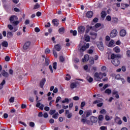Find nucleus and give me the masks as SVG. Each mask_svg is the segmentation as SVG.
Returning a JSON list of instances; mask_svg holds the SVG:
<instances>
[{"label":"nucleus","instance_id":"nucleus-1","mask_svg":"<svg viewBox=\"0 0 130 130\" xmlns=\"http://www.w3.org/2000/svg\"><path fill=\"white\" fill-rule=\"evenodd\" d=\"M121 57V55L120 54H112L111 56V58L112 59V63L115 67H118L120 64V61H119L118 58H120Z\"/></svg>","mask_w":130,"mask_h":130},{"label":"nucleus","instance_id":"nucleus-2","mask_svg":"<svg viewBox=\"0 0 130 130\" xmlns=\"http://www.w3.org/2000/svg\"><path fill=\"white\" fill-rule=\"evenodd\" d=\"M117 34H118L117 30H116V29H114L112 30H111L110 34V36L111 38H115V37L117 36Z\"/></svg>","mask_w":130,"mask_h":130},{"label":"nucleus","instance_id":"nucleus-3","mask_svg":"<svg viewBox=\"0 0 130 130\" xmlns=\"http://www.w3.org/2000/svg\"><path fill=\"white\" fill-rule=\"evenodd\" d=\"M90 47V44L87 43L85 46L83 45L81 48H79V51L80 52H84L87 48H89Z\"/></svg>","mask_w":130,"mask_h":130},{"label":"nucleus","instance_id":"nucleus-4","mask_svg":"<svg viewBox=\"0 0 130 130\" xmlns=\"http://www.w3.org/2000/svg\"><path fill=\"white\" fill-rule=\"evenodd\" d=\"M80 87V83L78 82H72L70 84L71 89H75V88H78Z\"/></svg>","mask_w":130,"mask_h":130},{"label":"nucleus","instance_id":"nucleus-5","mask_svg":"<svg viewBox=\"0 0 130 130\" xmlns=\"http://www.w3.org/2000/svg\"><path fill=\"white\" fill-rule=\"evenodd\" d=\"M30 45H31V42L28 41L25 42V43L23 45V49L24 50H27V49H29V47H30Z\"/></svg>","mask_w":130,"mask_h":130},{"label":"nucleus","instance_id":"nucleus-6","mask_svg":"<svg viewBox=\"0 0 130 130\" xmlns=\"http://www.w3.org/2000/svg\"><path fill=\"white\" fill-rule=\"evenodd\" d=\"M78 32L80 34H83L85 32V27L83 26H80L78 28Z\"/></svg>","mask_w":130,"mask_h":130},{"label":"nucleus","instance_id":"nucleus-7","mask_svg":"<svg viewBox=\"0 0 130 130\" xmlns=\"http://www.w3.org/2000/svg\"><path fill=\"white\" fill-rule=\"evenodd\" d=\"M100 73L99 74H98V73L96 72L94 74V79L96 81H99L101 80V78H100Z\"/></svg>","mask_w":130,"mask_h":130},{"label":"nucleus","instance_id":"nucleus-8","mask_svg":"<svg viewBox=\"0 0 130 130\" xmlns=\"http://www.w3.org/2000/svg\"><path fill=\"white\" fill-rule=\"evenodd\" d=\"M100 73L99 74H98V73L96 72L94 74V79L96 81H99L101 80V78H100Z\"/></svg>","mask_w":130,"mask_h":130},{"label":"nucleus","instance_id":"nucleus-9","mask_svg":"<svg viewBox=\"0 0 130 130\" xmlns=\"http://www.w3.org/2000/svg\"><path fill=\"white\" fill-rule=\"evenodd\" d=\"M119 34L121 37H124L126 35V30L124 29H122L120 30Z\"/></svg>","mask_w":130,"mask_h":130},{"label":"nucleus","instance_id":"nucleus-10","mask_svg":"<svg viewBox=\"0 0 130 130\" xmlns=\"http://www.w3.org/2000/svg\"><path fill=\"white\" fill-rule=\"evenodd\" d=\"M90 119V121H91L92 123H96V122L98 121V118H97V117H95L93 116H91Z\"/></svg>","mask_w":130,"mask_h":130},{"label":"nucleus","instance_id":"nucleus-11","mask_svg":"<svg viewBox=\"0 0 130 130\" xmlns=\"http://www.w3.org/2000/svg\"><path fill=\"white\" fill-rule=\"evenodd\" d=\"M98 47L101 51H103V50H104V46L103 45V43L102 42H100L99 43L98 45Z\"/></svg>","mask_w":130,"mask_h":130},{"label":"nucleus","instance_id":"nucleus-12","mask_svg":"<svg viewBox=\"0 0 130 130\" xmlns=\"http://www.w3.org/2000/svg\"><path fill=\"white\" fill-rule=\"evenodd\" d=\"M18 17L16 15H12L11 16L9 20L11 23H13L15 20H18Z\"/></svg>","mask_w":130,"mask_h":130},{"label":"nucleus","instance_id":"nucleus-13","mask_svg":"<svg viewBox=\"0 0 130 130\" xmlns=\"http://www.w3.org/2000/svg\"><path fill=\"white\" fill-rule=\"evenodd\" d=\"M46 82V79H45V78H43L40 83V88H41L42 89L43 88V87L44 86V85L45 84Z\"/></svg>","mask_w":130,"mask_h":130},{"label":"nucleus","instance_id":"nucleus-14","mask_svg":"<svg viewBox=\"0 0 130 130\" xmlns=\"http://www.w3.org/2000/svg\"><path fill=\"white\" fill-rule=\"evenodd\" d=\"M54 49L56 51H60L61 50V45H60V44H57L54 46Z\"/></svg>","mask_w":130,"mask_h":130},{"label":"nucleus","instance_id":"nucleus-15","mask_svg":"<svg viewBox=\"0 0 130 130\" xmlns=\"http://www.w3.org/2000/svg\"><path fill=\"white\" fill-rule=\"evenodd\" d=\"M90 59V57L89 56V55L86 54L84 55V57L82 59V62H86V61H88L89 59Z\"/></svg>","mask_w":130,"mask_h":130},{"label":"nucleus","instance_id":"nucleus-16","mask_svg":"<svg viewBox=\"0 0 130 130\" xmlns=\"http://www.w3.org/2000/svg\"><path fill=\"white\" fill-rule=\"evenodd\" d=\"M86 17L87 18H92L93 17V15H94V13H93V11H88L86 13Z\"/></svg>","mask_w":130,"mask_h":130},{"label":"nucleus","instance_id":"nucleus-17","mask_svg":"<svg viewBox=\"0 0 130 130\" xmlns=\"http://www.w3.org/2000/svg\"><path fill=\"white\" fill-rule=\"evenodd\" d=\"M112 95L113 96L114 95H115V98L117 99H119V94H118V91H116V90H113L112 92Z\"/></svg>","mask_w":130,"mask_h":130},{"label":"nucleus","instance_id":"nucleus-18","mask_svg":"<svg viewBox=\"0 0 130 130\" xmlns=\"http://www.w3.org/2000/svg\"><path fill=\"white\" fill-rule=\"evenodd\" d=\"M2 75L3 76V77H5V78H8V77H9V73H8V72H6L5 70H3L2 72Z\"/></svg>","mask_w":130,"mask_h":130},{"label":"nucleus","instance_id":"nucleus-19","mask_svg":"<svg viewBox=\"0 0 130 130\" xmlns=\"http://www.w3.org/2000/svg\"><path fill=\"white\" fill-rule=\"evenodd\" d=\"M52 23L54 26H56V27H57V26H58V20L54 19L52 20Z\"/></svg>","mask_w":130,"mask_h":130},{"label":"nucleus","instance_id":"nucleus-20","mask_svg":"<svg viewBox=\"0 0 130 130\" xmlns=\"http://www.w3.org/2000/svg\"><path fill=\"white\" fill-rule=\"evenodd\" d=\"M114 51L116 53H119L120 52V48L118 46H116L113 49Z\"/></svg>","mask_w":130,"mask_h":130},{"label":"nucleus","instance_id":"nucleus-21","mask_svg":"<svg viewBox=\"0 0 130 130\" xmlns=\"http://www.w3.org/2000/svg\"><path fill=\"white\" fill-rule=\"evenodd\" d=\"M98 119H99V121H98L99 123H102V120H103V115H99L98 117Z\"/></svg>","mask_w":130,"mask_h":130},{"label":"nucleus","instance_id":"nucleus-22","mask_svg":"<svg viewBox=\"0 0 130 130\" xmlns=\"http://www.w3.org/2000/svg\"><path fill=\"white\" fill-rule=\"evenodd\" d=\"M112 23H114L115 24L118 23V18L116 17H113L112 18Z\"/></svg>","mask_w":130,"mask_h":130},{"label":"nucleus","instance_id":"nucleus-23","mask_svg":"<svg viewBox=\"0 0 130 130\" xmlns=\"http://www.w3.org/2000/svg\"><path fill=\"white\" fill-rule=\"evenodd\" d=\"M65 29L64 27H60L58 29L59 34H63L64 33Z\"/></svg>","mask_w":130,"mask_h":130},{"label":"nucleus","instance_id":"nucleus-24","mask_svg":"<svg viewBox=\"0 0 130 130\" xmlns=\"http://www.w3.org/2000/svg\"><path fill=\"white\" fill-rule=\"evenodd\" d=\"M70 33L71 34H73V36H77V34H78V32L77 31V30H73V29H71L70 30Z\"/></svg>","mask_w":130,"mask_h":130},{"label":"nucleus","instance_id":"nucleus-25","mask_svg":"<svg viewBox=\"0 0 130 130\" xmlns=\"http://www.w3.org/2000/svg\"><path fill=\"white\" fill-rule=\"evenodd\" d=\"M7 38H11L13 37V32L11 31H9L7 32Z\"/></svg>","mask_w":130,"mask_h":130},{"label":"nucleus","instance_id":"nucleus-26","mask_svg":"<svg viewBox=\"0 0 130 130\" xmlns=\"http://www.w3.org/2000/svg\"><path fill=\"white\" fill-rule=\"evenodd\" d=\"M2 43V46H3V47H8V45H9L8 42L7 41L3 42Z\"/></svg>","mask_w":130,"mask_h":130},{"label":"nucleus","instance_id":"nucleus-27","mask_svg":"<svg viewBox=\"0 0 130 130\" xmlns=\"http://www.w3.org/2000/svg\"><path fill=\"white\" fill-rule=\"evenodd\" d=\"M114 41L113 40H111V41H110L108 46L109 47H112V46H113V45H114Z\"/></svg>","mask_w":130,"mask_h":130},{"label":"nucleus","instance_id":"nucleus-28","mask_svg":"<svg viewBox=\"0 0 130 130\" xmlns=\"http://www.w3.org/2000/svg\"><path fill=\"white\" fill-rule=\"evenodd\" d=\"M105 93L106 94H108V95H110V94H111V89L109 88L106 89V90L105 91Z\"/></svg>","mask_w":130,"mask_h":130},{"label":"nucleus","instance_id":"nucleus-29","mask_svg":"<svg viewBox=\"0 0 130 130\" xmlns=\"http://www.w3.org/2000/svg\"><path fill=\"white\" fill-rule=\"evenodd\" d=\"M39 8H40V5H39L38 3H37L35 5L33 10H37V9H39Z\"/></svg>","mask_w":130,"mask_h":130},{"label":"nucleus","instance_id":"nucleus-30","mask_svg":"<svg viewBox=\"0 0 130 130\" xmlns=\"http://www.w3.org/2000/svg\"><path fill=\"white\" fill-rule=\"evenodd\" d=\"M86 114V117H89L91 114H92V113L90 111H87L86 112H85L84 114Z\"/></svg>","mask_w":130,"mask_h":130},{"label":"nucleus","instance_id":"nucleus-31","mask_svg":"<svg viewBox=\"0 0 130 130\" xmlns=\"http://www.w3.org/2000/svg\"><path fill=\"white\" fill-rule=\"evenodd\" d=\"M101 17L102 18H105L106 17V12L105 11H102L101 13Z\"/></svg>","mask_w":130,"mask_h":130},{"label":"nucleus","instance_id":"nucleus-32","mask_svg":"<svg viewBox=\"0 0 130 130\" xmlns=\"http://www.w3.org/2000/svg\"><path fill=\"white\" fill-rule=\"evenodd\" d=\"M84 40H85V41H86V42H89V41H90V36H87L86 37H85V38H84Z\"/></svg>","mask_w":130,"mask_h":130},{"label":"nucleus","instance_id":"nucleus-33","mask_svg":"<svg viewBox=\"0 0 130 130\" xmlns=\"http://www.w3.org/2000/svg\"><path fill=\"white\" fill-rule=\"evenodd\" d=\"M69 100L68 98H65L64 101H62L61 103H67V104H68L69 102Z\"/></svg>","mask_w":130,"mask_h":130},{"label":"nucleus","instance_id":"nucleus-34","mask_svg":"<svg viewBox=\"0 0 130 130\" xmlns=\"http://www.w3.org/2000/svg\"><path fill=\"white\" fill-rule=\"evenodd\" d=\"M57 67V63L56 62H54L53 63V69H54V70H56Z\"/></svg>","mask_w":130,"mask_h":130},{"label":"nucleus","instance_id":"nucleus-35","mask_svg":"<svg viewBox=\"0 0 130 130\" xmlns=\"http://www.w3.org/2000/svg\"><path fill=\"white\" fill-rule=\"evenodd\" d=\"M58 116V113H56L55 114H54L52 118H54V119H57L58 117L57 116Z\"/></svg>","mask_w":130,"mask_h":130},{"label":"nucleus","instance_id":"nucleus-36","mask_svg":"<svg viewBox=\"0 0 130 130\" xmlns=\"http://www.w3.org/2000/svg\"><path fill=\"white\" fill-rule=\"evenodd\" d=\"M89 35H90L91 36H94L95 38L97 37V34L95 32H90Z\"/></svg>","mask_w":130,"mask_h":130},{"label":"nucleus","instance_id":"nucleus-37","mask_svg":"<svg viewBox=\"0 0 130 130\" xmlns=\"http://www.w3.org/2000/svg\"><path fill=\"white\" fill-rule=\"evenodd\" d=\"M85 105H86V102H81L80 105L81 108L82 109L83 107H84Z\"/></svg>","mask_w":130,"mask_h":130},{"label":"nucleus","instance_id":"nucleus-38","mask_svg":"<svg viewBox=\"0 0 130 130\" xmlns=\"http://www.w3.org/2000/svg\"><path fill=\"white\" fill-rule=\"evenodd\" d=\"M71 76L69 74H67V77H66V81H70L71 80Z\"/></svg>","mask_w":130,"mask_h":130},{"label":"nucleus","instance_id":"nucleus-39","mask_svg":"<svg viewBox=\"0 0 130 130\" xmlns=\"http://www.w3.org/2000/svg\"><path fill=\"white\" fill-rule=\"evenodd\" d=\"M14 101H15V98L14 97H11L9 99V102H10V103H14Z\"/></svg>","mask_w":130,"mask_h":130},{"label":"nucleus","instance_id":"nucleus-40","mask_svg":"<svg viewBox=\"0 0 130 130\" xmlns=\"http://www.w3.org/2000/svg\"><path fill=\"white\" fill-rule=\"evenodd\" d=\"M100 113H101V114H106V110H105V109H102L100 111Z\"/></svg>","mask_w":130,"mask_h":130},{"label":"nucleus","instance_id":"nucleus-41","mask_svg":"<svg viewBox=\"0 0 130 130\" xmlns=\"http://www.w3.org/2000/svg\"><path fill=\"white\" fill-rule=\"evenodd\" d=\"M29 125L31 127H34L35 126V123H34L33 122H30Z\"/></svg>","mask_w":130,"mask_h":130},{"label":"nucleus","instance_id":"nucleus-42","mask_svg":"<svg viewBox=\"0 0 130 130\" xmlns=\"http://www.w3.org/2000/svg\"><path fill=\"white\" fill-rule=\"evenodd\" d=\"M93 52H94V50H93V49H90L87 51V53H88L89 54H92Z\"/></svg>","mask_w":130,"mask_h":130},{"label":"nucleus","instance_id":"nucleus-43","mask_svg":"<svg viewBox=\"0 0 130 130\" xmlns=\"http://www.w3.org/2000/svg\"><path fill=\"white\" fill-rule=\"evenodd\" d=\"M59 60L61 61V62H63L64 61V58L62 56H60L59 57Z\"/></svg>","mask_w":130,"mask_h":130},{"label":"nucleus","instance_id":"nucleus-44","mask_svg":"<svg viewBox=\"0 0 130 130\" xmlns=\"http://www.w3.org/2000/svg\"><path fill=\"white\" fill-rule=\"evenodd\" d=\"M56 112V111L55 110H51L50 111V115H52V114H54V113H55Z\"/></svg>","mask_w":130,"mask_h":130},{"label":"nucleus","instance_id":"nucleus-45","mask_svg":"<svg viewBox=\"0 0 130 130\" xmlns=\"http://www.w3.org/2000/svg\"><path fill=\"white\" fill-rule=\"evenodd\" d=\"M86 123H87V124H88L89 125H93V123L92 122V121H91L89 120H87L86 121Z\"/></svg>","mask_w":130,"mask_h":130},{"label":"nucleus","instance_id":"nucleus-46","mask_svg":"<svg viewBox=\"0 0 130 130\" xmlns=\"http://www.w3.org/2000/svg\"><path fill=\"white\" fill-rule=\"evenodd\" d=\"M46 66L48 67L49 66V60L47 58L45 59Z\"/></svg>","mask_w":130,"mask_h":130},{"label":"nucleus","instance_id":"nucleus-47","mask_svg":"<svg viewBox=\"0 0 130 130\" xmlns=\"http://www.w3.org/2000/svg\"><path fill=\"white\" fill-rule=\"evenodd\" d=\"M53 53L55 57H57V52H56V51H55V50H53Z\"/></svg>","mask_w":130,"mask_h":130},{"label":"nucleus","instance_id":"nucleus-48","mask_svg":"<svg viewBox=\"0 0 130 130\" xmlns=\"http://www.w3.org/2000/svg\"><path fill=\"white\" fill-rule=\"evenodd\" d=\"M6 61H10V59H11V58H10V56H6L5 58Z\"/></svg>","mask_w":130,"mask_h":130},{"label":"nucleus","instance_id":"nucleus-49","mask_svg":"<svg viewBox=\"0 0 130 130\" xmlns=\"http://www.w3.org/2000/svg\"><path fill=\"white\" fill-rule=\"evenodd\" d=\"M106 20L107 21H111V16H109V15H108L107 17H106Z\"/></svg>","mask_w":130,"mask_h":130},{"label":"nucleus","instance_id":"nucleus-50","mask_svg":"<svg viewBox=\"0 0 130 130\" xmlns=\"http://www.w3.org/2000/svg\"><path fill=\"white\" fill-rule=\"evenodd\" d=\"M73 100H75V101H78V100H80V98L78 96H75L73 97Z\"/></svg>","mask_w":130,"mask_h":130},{"label":"nucleus","instance_id":"nucleus-51","mask_svg":"<svg viewBox=\"0 0 130 130\" xmlns=\"http://www.w3.org/2000/svg\"><path fill=\"white\" fill-rule=\"evenodd\" d=\"M105 118L107 121L110 120V117L107 115L105 116Z\"/></svg>","mask_w":130,"mask_h":130},{"label":"nucleus","instance_id":"nucleus-52","mask_svg":"<svg viewBox=\"0 0 130 130\" xmlns=\"http://www.w3.org/2000/svg\"><path fill=\"white\" fill-rule=\"evenodd\" d=\"M87 119H81V122H82L83 123V124H85V123H87Z\"/></svg>","mask_w":130,"mask_h":130},{"label":"nucleus","instance_id":"nucleus-53","mask_svg":"<svg viewBox=\"0 0 130 130\" xmlns=\"http://www.w3.org/2000/svg\"><path fill=\"white\" fill-rule=\"evenodd\" d=\"M87 81L89 83H92L93 82V78L90 77L89 79H87Z\"/></svg>","mask_w":130,"mask_h":130},{"label":"nucleus","instance_id":"nucleus-54","mask_svg":"<svg viewBox=\"0 0 130 130\" xmlns=\"http://www.w3.org/2000/svg\"><path fill=\"white\" fill-rule=\"evenodd\" d=\"M35 31L37 33H38V32H40V29L39 27H35Z\"/></svg>","mask_w":130,"mask_h":130},{"label":"nucleus","instance_id":"nucleus-55","mask_svg":"<svg viewBox=\"0 0 130 130\" xmlns=\"http://www.w3.org/2000/svg\"><path fill=\"white\" fill-rule=\"evenodd\" d=\"M14 11L16 12V13H19L20 12V9L19 8L15 7L14 8Z\"/></svg>","mask_w":130,"mask_h":130},{"label":"nucleus","instance_id":"nucleus-56","mask_svg":"<svg viewBox=\"0 0 130 130\" xmlns=\"http://www.w3.org/2000/svg\"><path fill=\"white\" fill-rule=\"evenodd\" d=\"M101 23H96L95 25H94V27L95 28H99V27H101Z\"/></svg>","mask_w":130,"mask_h":130},{"label":"nucleus","instance_id":"nucleus-57","mask_svg":"<svg viewBox=\"0 0 130 130\" xmlns=\"http://www.w3.org/2000/svg\"><path fill=\"white\" fill-rule=\"evenodd\" d=\"M61 99V98L60 96L57 97L56 99V103H58L59 102V101Z\"/></svg>","mask_w":130,"mask_h":130},{"label":"nucleus","instance_id":"nucleus-58","mask_svg":"<svg viewBox=\"0 0 130 130\" xmlns=\"http://www.w3.org/2000/svg\"><path fill=\"white\" fill-rule=\"evenodd\" d=\"M13 25H15V26H17L19 24V21L16 20L15 21H13Z\"/></svg>","mask_w":130,"mask_h":130},{"label":"nucleus","instance_id":"nucleus-59","mask_svg":"<svg viewBox=\"0 0 130 130\" xmlns=\"http://www.w3.org/2000/svg\"><path fill=\"white\" fill-rule=\"evenodd\" d=\"M8 28H9V29L10 30H13V29H14V27H13V25H11V24H9L8 25Z\"/></svg>","mask_w":130,"mask_h":130},{"label":"nucleus","instance_id":"nucleus-60","mask_svg":"<svg viewBox=\"0 0 130 130\" xmlns=\"http://www.w3.org/2000/svg\"><path fill=\"white\" fill-rule=\"evenodd\" d=\"M89 62L90 64H94V58H92L91 59H90L89 61Z\"/></svg>","mask_w":130,"mask_h":130},{"label":"nucleus","instance_id":"nucleus-61","mask_svg":"<svg viewBox=\"0 0 130 130\" xmlns=\"http://www.w3.org/2000/svg\"><path fill=\"white\" fill-rule=\"evenodd\" d=\"M62 108L63 109H68V108H69V106H64V105H62Z\"/></svg>","mask_w":130,"mask_h":130},{"label":"nucleus","instance_id":"nucleus-62","mask_svg":"<svg viewBox=\"0 0 130 130\" xmlns=\"http://www.w3.org/2000/svg\"><path fill=\"white\" fill-rule=\"evenodd\" d=\"M106 41H110V37H109V36L106 37Z\"/></svg>","mask_w":130,"mask_h":130},{"label":"nucleus","instance_id":"nucleus-63","mask_svg":"<svg viewBox=\"0 0 130 130\" xmlns=\"http://www.w3.org/2000/svg\"><path fill=\"white\" fill-rule=\"evenodd\" d=\"M73 116V114L72 113H70V114H68L67 115L68 118H71Z\"/></svg>","mask_w":130,"mask_h":130},{"label":"nucleus","instance_id":"nucleus-64","mask_svg":"<svg viewBox=\"0 0 130 130\" xmlns=\"http://www.w3.org/2000/svg\"><path fill=\"white\" fill-rule=\"evenodd\" d=\"M126 55L128 57H130V50H127L126 51Z\"/></svg>","mask_w":130,"mask_h":130}]
</instances>
